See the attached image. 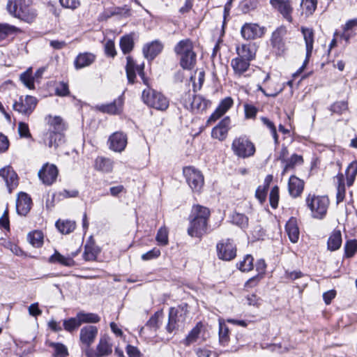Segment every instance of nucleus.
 <instances>
[{
    "instance_id": "1",
    "label": "nucleus",
    "mask_w": 357,
    "mask_h": 357,
    "mask_svg": "<svg viewBox=\"0 0 357 357\" xmlns=\"http://www.w3.org/2000/svg\"><path fill=\"white\" fill-rule=\"evenodd\" d=\"M209 216L210 211L208 208L200 205L194 206L190 216L188 234L192 237L200 238L206 234Z\"/></svg>"
},
{
    "instance_id": "2",
    "label": "nucleus",
    "mask_w": 357,
    "mask_h": 357,
    "mask_svg": "<svg viewBox=\"0 0 357 357\" xmlns=\"http://www.w3.org/2000/svg\"><path fill=\"white\" fill-rule=\"evenodd\" d=\"M174 50L182 68L191 70L195 67L197 54L194 51L192 42L190 39L180 40L175 45Z\"/></svg>"
},
{
    "instance_id": "3",
    "label": "nucleus",
    "mask_w": 357,
    "mask_h": 357,
    "mask_svg": "<svg viewBox=\"0 0 357 357\" xmlns=\"http://www.w3.org/2000/svg\"><path fill=\"white\" fill-rule=\"evenodd\" d=\"M305 202L314 218L322 219L325 217L329 206V199L327 197L309 195Z\"/></svg>"
},
{
    "instance_id": "4",
    "label": "nucleus",
    "mask_w": 357,
    "mask_h": 357,
    "mask_svg": "<svg viewBox=\"0 0 357 357\" xmlns=\"http://www.w3.org/2000/svg\"><path fill=\"white\" fill-rule=\"evenodd\" d=\"M231 149L236 156L242 158L251 157L256 151L255 144L246 136L235 138L231 144Z\"/></svg>"
},
{
    "instance_id": "5",
    "label": "nucleus",
    "mask_w": 357,
    "mask_h": 357,
    "mask_svg": "<svg viewBox=\"0 0 357 357\" xmlns=\"http://www.w3.org/2000/svg\"><path fill=\"white\" fill-rule=\"evenodd\" d=\"M142 99L148 106L158 110H165L169 107V100L161 93L147 89L142 92Z\"/></svg>"
},
{
    "instance_id": "6",
    "label": "nucleus",
    "mask_w": 357,
    "mask_h": 357,
    "mask_svg": "<svg viewBox=\"0 0 357 357\" xmlns=\"http://www.w3.org/2000/svg\"><path fill=\"white\" fill-rule=\"evenodd\" d=\"M113 341L107 335H101L95 351L89 350L87 357H106L112 354Z\"/></svg>"
},
{
    "instance_id": "7",
    "label": "nucleus",
    "mask_w": 357,
    "mask_h": 357,
    "mask_svg": "<svg viewBox=\"0 0 357 357\" xmlns=\"http://www.w3.org/2000/svg\"><path fill=\"white\" fill-rule=\"evenodd\" d=\"M218 257L224 261H230L236 256V247L233 240L227 238L218 243L216 245Z\"/></svg>"
},
{
    "instance_id": "8",
    "label": "nucleus",
    "mask_w": 357,
    "mask_h": 357,
    "mask_svg": "<svg viewBox=\"0 0 357 357\" xmlns=\"http://www.w3.org/2000/svg\"><path fill=\"white\" fill-rule=\"evenodd\" d=\"M183 174L190 188L195 192H199L204 185V176L202 173L192 167L183 169Z\"/></svg>"
},
{
    "instance_id": "9",
    "label": "nucleus",
    "mask_w": 357,
    "mask_h": 357,
    "mask_svg": "<svg viewBox=\"0 0 357 357\" xmlns=\"http://www.w3.org/2000/svg\"><path fill=\"white\" fill-rule=\"evenodd\" d=\"M186 310L183 307L178 308L172 307L169 312L168 324L166 329L169 333H172L177 327L182 326L185 320Z\"/></svg>"
},
{
    "instance_id": "10",
    "label": "nucleus",
    "mask_w": 357,
    "mask_h": 357,
    "mask_svg": "<svg viewBox=\"0 0 357 357\" xmlns=\"http://www.w3.org/2000/svg\"><path fill=\"white\" fill-rule=\"evenodd\" d=\"M36 105V98L26 96L24 98L20 97L19 100L15 101L13 105V108L15 111L28 116L33 112Z\"/></svg>"
},
{
    "instance_id": "11",
    "label": "nucleus",
    "mask_w": 357,
    "mask_h": 357,
    "mask_svg": "<svg viewBox=\"0 0 357 357\" xmlns=\"http://www.w3.org/2000/svg\"><path fill=\"white\" fill-rule=\"evenodd\" d=\"M301 32L303 35L304 40L305 43V48H306V56L305 59L303 62L302 66L297 70L296 73L294 74V76H296L300 74L305 68L307 64L309 62V59L312 55V50H313V44H314V32L312 29L302 27Z\"/></svg>"
},
{
    "instance_id": "12",
    "label": "nucleus",
    "mask_w": 357,
    "mask_h": 357,
    "mask_svg": "<svg viewBox=\"0 0 357 357\" xmlns=\"http://www.w3.org/2000/svg\"><path fill=\"white\" fill-rule=\"evenodd\" d=\"M58 174L59 170L56 165L46 163L38 172V176L44 184L50 185L56 181Z\"/></svg>"
},
{
    "instance_id": "13",
    "label": "nucleus",
    "mask_w": 357,
    "mask_h": 357,
    "mask_svg": "<svg viewBox=\"0 0 357 357\" xmlns=\"http://www.w3.org/2000/svg\"><path fill=\"white\" fill-rule=\"evenodd\" d=\"M124 99L123 95L119 96L112 102L108 104H101L96 106L97 110L102 113L110 115L120 114L123 111Z\"/></svg>"
},
{
    "instance_id": "14",
    "label": "nucleus",
    "mask_w": 357,
    "mask_h": 357,
    "mask_svg": "<svg viewBox=\"0 0 357 357\" xmlns=\"http://www.w3.org/2000/svg\"><path fill=\"white\" fill-rule=\"evenodd\" d=\"M126 59L127 64L126 66V70L128 82L130 84H133L135 82L136 73H137L143 79L144 84H146L144 78V65H136L133 59L130 56H127Z\"/></svg>"
},
{
    "instance_id": "15",
    "label": "nucleus",
    "mask_w": 357,
    "mask_h": 357,
    "mask_svg": "<svg viewBox=\"0 0 357 357\" xmlns=\"http://www.w3.org/2000/svg\"><path fill=\"white\" fill-rule=\"evenodd\" d=\"M242 37L245 40H254L264 34V28L255 23H245L241 29Z\"/></svg>"
},
{
    "instance_id": "16",
    "label": "nucleus",
    "mask_w": 357,
    "mask_h": 357,
    "mask_svg": "<svg viewBox=\"0 0 357 357\" xmlns=\"http://www.w3.org/2000/svg\"><path fill=\"white\" fill-rule=\"evenodd\" d=\"M0 176L4 180L9 192L18 185V176L13 167L10 165L0 169Z\"/></svg>"
},
{
    "instance_id": "17",
    "label": "nucleus",
    "mask_w": 357,
    "mask_h": 357,
    "mask_svg": "<svg viewBox=\"0 0 357 357\" xmlns=\"http://www.w3.org/2000/svg\"><path fill=\"white\" fill-rule=\"evenodd\" d=\"M98 329L95 326L87 325L84 326L80 330V342L86 347H89L93 343L98 335Z\"/></svg>"
},
{
    "instance_id": "18",
    "label": "nucleus",
    "mask_w": 357,
    "mask_h": 357,
    "mask_svg": "<svg viewBox=\"0 0 357 357\" xmlns=\"http://www.w3.org/2000/svg\"><path fill=\"white\" fill-rule=\"evenodd\" d=\"M109 143L110 149L121 152L127 145V136L123 132H116L109 137Z\"/></svg>"
},
{
    "instance_id": "19",
    "label": "nucleus",
    "mask_w": 357,
    "mask_h": 357,
    "mask_svg": "<svg viewBox=\"0 0 357 357\" xmlns=\"http://www.w3.org/2000/svg\"><path fill=\"white\" fill-rule=\"evenodd\" d=\"M271 5L277 9L289 22H292L291 13L293 8L289 0H271Z\"/></svg>"
},
{
    "instance_id": "20",
    "label": "nucleus",
    "mask_w": 357,
    "mask_h": 357,
    "mask_svg": "<svg viewBox=\"0 0 357 357\" xmlns=\"http://www.w3.org/2000/svg\"><path fill=\"white\" fill-rule=\"evenodd\" d=\"M230 119L229 117L223 119L215 127H214L211 132L213 138L217 139L220 141H223L226 139L229 129Z\"/></svg>"
},
{
    "instance_id": "21",
    "label": "nucleus",
    "mask_w": 357,
    "mask_h": 357,
    "mask_svg": "<svg viewBox=\"0 0 357 357\" xmlns=\"http://www.w3.org/2000/svg\"><path fill=\"white\" fill-rule=\"evenodd\" d=\"M31 199L25 192H20L16 201V210L19 215H26L31 207Z\"/></svg>"
},
{
    "instance_id": "22",
    "label": "nucleus",
    "mask_w": 357,
    "mask_h": 357,
    "mask_svg": "<svg viewBox=\"0 0 357 357\" xmlns=\"http://www.w3.org/2000/svg\"><path fill=\"white\" fill-rule=\"evenodd\" d=\"M233 103L234 102L231 98L227 97L224 98L220 102L215 111L209 117L208 123L216 121L227 112V110L232 106Z\"/></svg>"
},
{
    "instance_id": "23",
    "label": "nucleus",
    "mask_w": 357,
    "mask_h": 357,
    "mask_svg": "<svg viewBox=\"0 0 357 357\" xmlns=\"http://www.w3.org/2000/svg\"><path fill=\"white\" fill-rule=\"evenodd\" d=\"M64 135L63 132L54 131H47L45 134L44 142L50 148L56 149L59 146L64 143Z\"/></svg>"
},
{
    "instance_id": "24",
    "label": "nucleus",
    "mask_w": 357,
    "mask_h": 357,
    "mask_svg": "<svg viewBox=\"0 0 357 357\" xmlns=\"http://www.w3.org/2000/svg\"><path fill=\"white\" fill-rule=\"evenodd\" d=\"M163 45L159 41H153L147 44L143 47V54L145 58L149 60H153L158 54L160 53Z\"/></svg>"
},
{
    "instance_id": "25",
    "label": "nucleus",
    "mask_w": 357,
    "mask_h": 357,
    "mask_svg": "<svg viewBox=\"0 0 357 357\" xmlns=\"http://www.w3.org/2000/svg\"><path fill=\"white\" fill-rule=\"evenodd\" d=\"M231 66L233 68L234 75L238 77H241L244 73H245L250 66V62L244 59H242L238 56L234 58L231 61Z\"/></svg>"
},
{
    "instance_id": "26",
    "label": "nucleus",
    "mask_w": 357,
    "mask_h": 357,
    "mask_svg": "<svg viewBox=\"0 0 357 357\" xmlns=\"http://www.w3.org/2000/svg\"><path fill=\"white\" fill-rule=\"evenodd\" d=\"M288 187L289 194L294 197H297L303 190L304 182L298 177L292 176L289 178Z\"/></svg>"
},
{
    "instance_id": "27",
    "label": "nucleus",
    "mask_w": 357,
    "mask_h": 357,
    "mask_svg": "<svg viewBox=\"0 0 357 357\" xmlns=\"http://www.w3.org/2000/svg\"><path fill=\"white\" fill-rule=\"evenodd\" d=\"M238 57L248 61H251L255 57V48L251 45H242L236 47Z\"/></svg>"
},
{
    "instance_id": "28",
    "label": "nucleus",
    "mask_w": 357,
    "mask_h": 357,
    "mask_svg": "<svg viewBox=\"0 0 357 357\" xmlns=\"http://www.w3.org/2000/svg\"><path fill=\"white\" fill-rule=\"evenodd\" d=\"M285 229L289 240L294 243H296L299 238V229L296 219L291 218L287 222Z\"/></svg>"
},
{
    "instance_id": "29",
    "label": "nucleus",
    "mask_w": 357,
    "mask_h": 357,
    "mask_svg": "<svg viewBox=\"0 0 357 357\" xmlns=\"http://www.w3.org/2000/svg\"><path fill=\"white\" fill-rule=\"evenodd\" d=\"M45 121L49 125L48 131L55 130L56 132H63L66 130L65 123L63 119L59 116H52L49 115L45 117Z\"/></svg>"
},
{
    "instance_id": "30",
    "label": "nucleus",
    "mask_w": 357,
    "mask_h": 357,
    "mask_svg": "<svg viewBox=\"0 0 357 357\" xmlns=\"http://www.w3.org/2000/svg\"><path fill=\"white\" fill-rule=\"evenodd\" d=\"M95 60V56L91 53L79 54L75 60V67L76 69H81L89 66Z\"/></svg>"
},
{
    "instance_id": "31",
    "label": "nucleus",
    "mask_w": 357,
    "mask_h": 357,
    "mask_svg": "<svg viewBox=\"0 0 357 357\" xmlns=\"http://www.w3.org/2000/svg\"><path fill=\"white\" fill-rule=\"evenodd\" d=\"M36 16V13L33 9L26 5L20 4L19 12L17 14V18L30 23L33 21Z\"/></svg>"
},
{
    "instance_id": "32",
    "label": "nucleus",
    "mask_w": 357,
    "mask_h": 357,
    "mask_svg": "<svg viewBox=\"0 0 357 357\" xmlns=\"http://www.w3.org/2000/svg\"><path fill=\"white\" fill-rule=\"evenodd\" d=\"M342 242V234L340 230L335 229L328 239V249L331 251L337 250L340 248Z\"/></svg>"
},
{
    "instance_id": "33",
    "label": "nucleus",
    "mask_w": 357,
    "mask_h": 357,
    "mask_svg": "<svg viewBox=\"0 0 357 357\" xmlns=\"http://www.w3.org/2000/svg\"><path fill=\"white\" fill-rule=\"evenodd\" d=\"M334 183L337 185L336 199L337 204L342 202L345 197L344 178L342 173L334 177Z\"/></svg>"
},
{
    "instance_id": "34",
    "label": "nucleus",
    "mask_w": 357,
    "mask_h": 357,
    "mask_svg": "<svg viewBox=\"0 0 357 357\" xmlns=\"http://www.w3.org/2000/svg\"><path fill=\"white\" fill-rule=\"evenodd\" d=\"M55 225L57 229L63 234H68L76 228V222L70 220H58Z\"/></svg>"
},
{
    "instance_id": "35",
    "label": "nucleus",
    "mask_w": 357,
    "mask_h": 357,
    "mask_svg": "<svg viewBox=\"0 0 357 357\" xmlns=\"http://www.w3.org/2000/svg\"><path fill=\"white\" fill-rule=\"evenodd\" d=\"M76 255V253H73L71 257H65L61 255L59 252L56 251L55 253L50 257L52 262H57L63 266L72 267L75 266V262L73 257Z\"/></svg>"
},
{
    "instance_id": "36",
    "label": "nucleus",
    "mask_w": 357,
    "mask_h": 357,
    "mask_svg": "<svg viewBox=\"0 0 357 357\" xmlns=\"http://www.w3.org/2000/svg\"><path fill=\"white\" fill-rule=\"evenodd\" d=\"M96 168L103 172H110L113 169V161L109 158L98 157L96 160Z\"/></svg>"
},
{
    "instance_id": "37",
    "label": "nucleus",
    "mask_w": 357,
    "mask_h": 357,
    "mask_svg": "<svg viewBox=\"0 0 357 357\" xmlns=\"http://www.w3.org/2000/svg\"><path fill=\"white\" fill-rule=\"evenodd\" d=\"M27 240L33 247L40 248L43 244V234L40 231H33L29 233Z\"/></svg>"
},
{
    "instance_id": "38",
    "label": "nucleus",
    "mask_w": 357,
    "mask_h": 357,
    "mask_svg": "<svg viewBox=\"0 0 357 357\" xmlns=\"http://www.w3.org/2000/svg\"><path fill=\"white\" fill-rule=\"evenodd\" d=\"M357 175V160L349 164L346 169L347 183L348 186L353 185Z\"/></svg>"
},
{
    "instance_id": "39",
    "label": "nucleus",
    "mask_w": 357,
    "mask_h": 357,
    "mask_svg": "<svg viewBox=\"0 0 357 357\" xmlns=\"http://www.w3.org/2000/svg\"><path fill=\"white\" fill-rule=\"evenodd\" d=\"M120 47L123 54H126L132 51L134 47L133 37L131 34L123 36L120 40Z\"/></svg>"
},
{
    "instance_id": "40",
    "label": "nucleus",
    "mask_w": 357,
    "mask_h": 357,
    "mask_svg": "<svg viewBox=\"0 0 357 357\" xmlns=\"http://www.w3.org/2000/svg\"><path fill=\"white\" fill-rule=\"evenodd\" d=\"M303 162V157L297 154H293L289 159L285 160V165L282 171V174L294 167L296 165H301Z\"/></svg>"
},
{
    "instance_id": "41",
    "label": "nucleus",
    "mask_w": 357,
    "mask_h": 357,
    "mask_svg": "<svg viewBox=\"0 0 357 357\" xmlns=\"http://www.w3.org/2000/svg\"><path fill=\"white\" fill-rule=\"evenodd\" d=\"M229 328L225 324V320H219V340L222 345H225L229 341Z\"/></svg>"
},
{
    "instance_id": "42",
    "label": "nucleus",
    "mask_w": 357,
    "mask_h": 357,
    "mask_svg": "<svg viewBox=\"0 0 357 357\" xmlns=\"http://www.w3.org/2000/svg\"><path fill=\"white\" fill-rule=\"evenodd\" d=\"M254 259L252 255H247L244 257L243 260L237 264V266L242 272H248L253 269Z\"/></svg>"
},
{
    "instance_id": "43",
    "label": "nucleus",
    "mask_w": 357,
    "mask_h": 357,
    "mask_svg": "<svg viewBox=\"0 0 357 357\" xmlns=\"http://www.w3.org/2000/svg\"><path fill=\"white\" fill-rule=\"evenodd\" d=\"M63 328L66 331L73 332L81 326V323L78 316L77 315L75 317H71L70 319H65L63 321Z\"/></svg>"
},
{
    "instance_id": "44",
    "label": "nucleus",
    "mask_w": 357,
    "mask_h": 357,
    "mask_svg": "<svg viewBox=\"0 0 357 357\" xmlns=\"http://www.w3.org/2000/svg\"><path fill=\"white\" fill-rule=\"evenodd\" d=\"M81 324L82 323H98L100 321V317L94 313L79 312L77 314Z\"/></svg>"
},
{
    "instance_id": "45",
    "label": "nucleus",
    "mask_w": 357,
    "mask_h": 357,
    "mask_svg": "<svg viewBox=\"0 0 357 357\" xmlns=\"http://www.w3.org/2000/svg\"><path fill=\"white\" fill-rule=\"evenodd\" d=\"M231 222L243 229L246 228L248 225V217L239 213H235L232 215Z\"/></svg>"
},
{
    "instance_id": "46",
    "label": "nucleus",
    "mask_w": 357,
    "mask_h": 357,
    "mask_svg": "<svg viewBox=\"0 0 357 357\" xmlns=\"http://www.w3.org/2000/svg\"><path fill=\"white\" fill-rule=\"evenodd\" d=\"M162 317V311L156 312L147 321L146 326L153 331H156L160 326V322Z\"/></svg>"
},
{
    "instance_id": "47",
    "label": "nucleus",
    "mask_w": 357,
    "mask_h": 357,
    "mask_svg": "<svg viewBox=\"0 0 357 357\" xmlns=\"http://www.w3.org/2000/svg\"><path fill=\"white\" fill-rule=\"evenodd\" d=\"M20 80L27 88L30 89L34 88L33 77H32L31 69H28L20 75Z\"/></svg>"
},
{
    "instance_id": "48",
    "label": "nucleus",
    "mask_w": 357,
    "mask_h": 357,
    "mask_svg": "<svg viewBox=\"0 0 357 357\" xmlns=\"http://www.w3.org/2000/svg\"><path fill=\"white\" fill-rule=\"evenodd\" d=\"M357 250V241L350 240L347 241L344 245V255L346 257H351Z\"/></svg>"
},
{
    "instance_id": "49",
    "label": "nucleus",
    "mask_w": 357,
    "mask_h": 357,
    "mask_svg": "<svg viewBox=\"0 0 357 357\" xmlns=\"http://www.w3.org/2000/svg\"><path fill=\"white\" fill-rule=\"evenodd\" d=\"M200 333V328L198 326H196L195 328L192 329V331L187 335L185 339L183 341V343L186 346H189L192 343L197 341Z\"/></svg>"
},
{
    "instance_id": "50",
    "label": "nucleus",
    "mask_w": 357,
    "mask_h": 357,
    "mask_svg": "<svg viewBox=\"0 0 357 357\" xmlns=\"http://www.w3.org/2000/svg\"><path fill=\"white\" fill-rule=\"evenodd\" d=\"M331 111L339 114H342L348 109V102L347 101H337L331 105Z\"/></svg>"
},
{
    "instance_id": "51",
    "label": "nucleus",
    "mask_w": 357,
    "mask_h": 357,
    "mask_svg": "<svg viewBox=\"0 0 357 357\" xmlns=\"http://www.w3.org/2000/svg\"><path fill=\"white\" fill-rule=\"evenodd\" d=\"M51 346L54 349L55 357H66L68 355L66 347L61 343H52Z\"/></svg>"
},
{
    "instance_id": "52",
    "label": "nucleus",
    "mask_w": 357,
    "mask_h": 357,
    "mask_svg": "<svg viewBox=\"0 0 357 357\" xmlns=\"http://www.w3.org/2000/svg\"><path fill=\"white\" fill-rule=\"evenodd\" d=\"M286 33V29L284 26L278 28L272 34L271 42L273 45H280L282 42V36Z\"/></svg>"
},
{
    "instance_id": "53",
    "label": "nucleus",
    "mask_w": 357,
    "mask_h": 357,
    "mask_svg": "<svg viewBox=\"0 0 357 357\" xmlns=\"http://www.w3.org/2000/svg\"><path fill=\"white\" fill-rule=\"evenodd\" d=\"M301 5L307 14L312 15L316 10L317 0H303Z\"/></svg>"
},
{
    "instance_id": "54",
    "label": "nucleus",
    "mask_w": 357,
    "mask_h": 357,
    "mask_svg": "<svg viewBox=\"0 0 357 357\" xmlns=\"http://www.w3.org/2000/svg\"><path fill=\"white\" fill-rule=\"evenodd\" d=\"M156 241L161 245H165L168 243V232L165 227H161L156 235Z\"/></svg>"
},
{
    "instance_id": "55",
    "label": "nucleus",
    "mask_w": 357,
    "mask_h": 357,
    "mask_svg": "<svg viewBox=\"0 0 357 357\" xmlns=\"http://www.w3.org/2000/svg\"><path fill=\"white\" fill-rule=\"evenodd\" d=\"M270 204L272 208H276L279 201V188L278 186L273 187L269 195Z\"/></svg>"
},
{
    "instance_id": "56",
    "label": "nucleus",
    "mask_w": 357,
    "mask_h": 357,
    "mask_svg": "<svg viewBox=\"0 0 357 357\" xmlns=\"http://www.w3.org/2000/svg\"><path fill=\"white\" fill-rule=\"evenodd\" d=\"M16 27L7 24H0V40L4 39L8 34L15 32Z\"/></svg>"
},
{
    "instance_id": "57",
    "label": "nucleus",
    "mask_w": 357,
    "mask_h": 357,
    "mask_svg": "<svg viewBox=\"0 0 357 357\" xmlns=\"http://www.w3.org/2000/svg\"><path fill=\"white\" fill-rule=\"evenodd\" d=\"M59 2L63 8L70 10H75L81 5L80 0H59Z\"/></svg>"
},
{
    "instance_id": "58",
    "label": "nucleus",
    "mask_w": 357,
    "mask_h": 357,
    "mask_svg": "<svg viewBox=\"0 0 357 357\" xmlns=\"http://www.w3.org/2000/svg\"><path fill=\"white\" fill-rule=\"evenodd\" d=\"M56 94L59 96H68L70 93L68 85L64 82H60L56 87Z\"/></svg>"
},
{
    "instance_id": "59",
    "label": "nucleus",
    "mask_w": 357,
    "mask_h": 357,
    "mask_svg": "<svg viewBox=\"0 0 357 357\" xmlns=\"http://www.w3.org/2000/svg\"><path fill=\"white\" fill-rule=\"evenodd\" d=\"M160 255V251L158 249L154 248L142 255V259L148 261L158 257Z\"/></svg>"
},
{
    "instance_id": "60",
    "label": "nucleus",
    "mask_w": 357,
    "mask_h": 357,
    "mask_svg": "<svg viewBox=\"0 0 357 357\" xmlns=\"http://www.w3.org/2000/svg\"><path fill=\"white\" fill-rule=\"evenodd\" d=\"M18 132L22 137H29L31 134L28 125L24 122H20L18 124Z\"/></svg>"
},
{
    "instance_id": "61",
    "label": "nucleus",
    "mask_w": 357,
    "mask_h": 357,
    "mask_svg": "<svg viewBox=\"0 0 357 357\" xmlns=\"http://www.w3.org/2000/svg\"><path fill=\"white\" fill-rule=\"evenodd\" d=\"M245 115L247 119L255 117L257 113V109L251 105L245 104L244 105Z\"/></svg>"
},
{
    "instance_id": "62",
    "label": "nucleus",
    "mask_w": 357,
    "mask_h": 357,
    "mask_svg": "<svg viewBox=\"0 0 357 357\" xmlns=\"http://www.w3.org/2000/svg\"><path fill=\"white\" fill-rule=\"evenodd\" d=\"M105 51L107 55L114 57L116 52L114 41L109 40L105 44Z\"/></svg>"
},
{
    "instance_id": "63",
    "label": "nucleus",
    "mask_w": 357,
    "mask_h": 357,
    "mask_svg": "<svg viewBox=\"0 0 357 357\" xmlns=\"http://www.w3.org/2000/svg\"><path fill=\"white\" fill-rule=\"evenodd\" d=\"M18 4L17 3L16 1L10 0L8 1L7 3V10L9 12V13L15 17H17V14L19 12Z\"/></svg>"
},
{
    "instance_id": "64",
    "label": "nucleus",
    "mask_w": 357,
    "mask_h": 357,
    "mask_svg": "<svg viewBox=\"0 0 357 357\" xmlns=\"http://www.w3.org/2000/svg\"><path fill=\"white\" fill-rule=\"evenodd\" d=\"M267 190L266 187L259 186L256 190L255 196L261 204L266 199Z\"/></svg>"
}]
</instances>
